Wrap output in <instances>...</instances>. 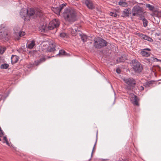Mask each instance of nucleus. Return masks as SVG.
I'll return each instance as SVG.
<instances>
[{
	"label": "nucleus",
	"instance_id": "6e6552de",
	"mask_svg": "<svg viewBox=\"0 0 161 161\" xmlns=\"http://www.w3.org/2000/svg\"><path fill=\"white\" fill-rule=\"evenodd\" d=\"M27 14L29 15V18L35 14L36 17H40L42 15V12L41 10H38L35 11L33 8H29L27 10Z\"/></svg>",
	"mask_w": 161,
	"mask_h": 161
},
{
	"label": "nucleus",
	"instance_id": "f03ea898",
	"mask_svg": "<svg viewBox=\"0 0 161 161\" xmlns=\"http://www.w3.org/2000/svg\"><path fill=\"white\" fill-rule=\"evenodd\" d=\"M60 23L58 20L54 19L50 21L47 26L42 25L39 27L40 30L42 32H46L49 30H53L58 27Z\"/></svg>",
	"mask_w": 161,
	"mask_h": 161
},
{
	"label": "nucleus",
	"instance_id": "0eeeda50",
	"mask_svg": "<svg viewBox=\"0 0 161 161\" xmlns=\"http://www.w3.org/2000/svg\"><path fill=\"white\" fill-rule=\"evenodd\" d=\"M132 15L134 16H140V17L141 16H143L142 9L139 6H134L132 9Z\"/></svg>",
	"mask_w": 161,
	"mask_h": 161
},
{
	"label": "nucleus",
	"instance_id": "9d476101",
	"mask_svg": "<svg viewBox=\"0 0 161 161\" xmlns=\"http://www.w3.org/2000/svg\"><path fill=\"white\" fill-rule=\"evenodd\" d=\"M20 15L21 17L25 20H29V15L27 14V10L25 8L22 9L20 12Z\"/></svg>",
	"mask_w": 161,
	"mask_h": 161
},
{
	"label": "nucleus",
	"instance_id": "473e14b6",
	"mask_svg": "<svg viewBox=\"0 0 161 161\" xmlns=\"http://www.w3.org/2000/svg\"><path fill=\"white\" fill-rule=\"evenodd\" d=\"M65 4H62L60 5L58 7V8L60 9V10L61 11V10L64 8V7L65 6Z\"/></svg>",
	"mask_w": 161,
	"mask_h": 161
},
{
	"label": "nucleus",
	"instance_id": "cd10ccee",
	"mask_svg": "<svg viewBox=\"0 0 161 161\" xmlns=\"http://www.w3.org/2000/svg\"><path fill=\"white\" fill-rule=\"evenodd\" d=\"M109 14L110 16L114 17H116L117 16V14L116 12H111L109 13Z\"/></svg>",
	"mask_w": 161,
	"mask_h": 161
},
{
	"label": "nucleus",
	"instance_id": "423d86ee",
	"mask_svg": "<svg viewBox=\"0 0 161 161\" xmlns=\"http://www.w3.org/2000/svg\"><path fill=\"white\" fill-rule=\"evenodd\" d=\"M11 36V34L8 30L5 29L0 32V39L4 41H8Z\"/></svg>",
	"mask_w": 161,
	"mask_h": 161
},
{
	"label": "nucleus",
	"instance_id": "4be33fe9",
	"mask_svg": "<svg viewBox=\"0 0 161 161\" xmlns=\"http://www.w3.org/2000/svg\"><path fill=\"white\" fill-rule=\"evenodd\" d=\"M11 60L12 63H16L18 60V56L16 55H12L11 58Z\"/></svg>",
	"mask_w": 161,
	"mask_h": 161
},
{
	"label": "nucleus",
	"instance_id": "ddd939ff",
	"mask_svg": "<svg viewBox=\"0 0 161 161\" xmlns=\"http://www.w3.org/2000/svg\"><path fill=\"white\" fill-rule=\"evenodd\" d=\"M83 2L89 8L92 9L94 8L92 2L91 0H83Z\"/></svg>",
	"mask_w": 161,
	"mask_h": 161
},
{
	"label": "nucleus",
	"instance_id": "72a5a7b5",
	"mask_svg": "<svg viewBox=\"0 0 161 161\" xmlns=\"http://www.w3.org/2000/svg\"><path fill=\"white\" fill-rule=\"evenodd\" d=\"M60 36L62 37H64L66 36V34L64 32L60 34Z\"/></svg>",
	"mask_w": 161,
	"mask_h": 161
},
{
	"label": "nucleus",
	"instance_id": "b1692460",
	"mask_svg": "<svg viewBox=\"0 0 161 161\" xmlns=\"http://www.w3.org/2000/svg\"><path fill=\"white\" fill-rule=\"evenodd\" d=\"M79 36L81 37V40L83 42H85L87 41V37L86 35L82 34H80V33H79Z\"/></svg>",
	"mask_w": 161,
	"mask_h": 161
},
{
	"label": "nucleus",
	"instance_id": "6ab92c4d",
	"mask_svg": "<svg viewBox=\"0 0 161 161\" xmlns=\"http://www.w3.org/2000/svg\"><path fill=\"white\" fill-rule=\"evenodd\" d=\"M119 4L123 7H126L128 6V3L125 0H120L119 3Z\"/></svg>",
	"mask_w": 161,
	"mask_h": 161
},
{
	"label": "nucleus",
	"instance_id": "dca6fc26",
	"mask_svg": "<svg viewBox=\"0 0 161 161\" xmlns=\"http://www.w3.org/2000/svg\"><path fill=\"white\" fill-rule=\"evenodd\" d=\"M146 50L148 51H150V49L148 48H144L142 51L141 52V54L142 56L146 57H147L150 55V53L149 52H146Z\"/></svg>",
	"mask_w": 161,
	"mask_h": 161
},
{
	"label": "nucleus",
	"instance_id": "bb28decb",
	"mask_svg": "<svg viewBox=\"0 0 161 161\" xmlns=\"http://www.w3.org/2000/svg\"><path fill=\"white\" fill-rule=\"evenodd\" d=\"M9 67V65L7 64H2L0 66V68L1 69H7Z\"/></svg>",
	"mask_w": 161,
	"mask_h": 161
},
{
	"label": "nucleus",
	"instance_id": "f704fd0d",
	"mask_svg": "<svg viewBox=\"0 0 161 161\" xmlns=\"http://www.w3.org/2000/svg\"><path fill=\"white\" fill-rule=\"evenodd\" d=\"M138 89L139 90L141 91H143L144 89V88L143 86H141L139 87Z\"/></svg>",
	"mask_w": 161,
	"mask_h": 161
},
{
	"label": "nucleus",
	"instance_id": "2eb2a0df",
	"mask_svg": "<svg viewBox=\"0 0 161 161\" xmlns=\"http://www.w3.org/2000/svg\"><path fill=\"white\" fill-rule=\"evenodd\" d=\"M130 8L124 9L122 12V16L123 17H128L130 13Z\"/></svg>",
	"mask_w": 161,
	"mask_h": 161
},
{
	"label": "nucleus",
	"instance_id": "5701e85b",
	"mask_svg": "<svg viewBox=\"0 0 161 161\" xmlns=\"http://www.w3.org/2000/svg\"><path fill=\"white\" fill-rule=\"evenodd\" d=\"M52 10L57 15H59L61 10L60 9L58 8V7H53V8Z\"/></svg>",
	"mask_w": 161,
	"mask_h": 161
},
{
	"label": "nucleus",
	"instance_id": "7ed1b4c3",
	"mask_svg": "<svg viewBox=\"0 0 161 161\" xmlns=\"http://www.w3.org/2000/svg\"><path fill=\"white\" fill-rule=\"evenodd\" d=\"M94 41V46L97 48H101L107 46L108 44L107 42L100 37L95 38Z\"/></svg>",
	"mask_w": 161,
	"mask_h": 161
},
{
	"label": "nucleus",
	"instance_id": "4468645a",
	"mask_svg": "<svg viewBox=\"0 0 161 161\" xmlns=\"http://www.w3.org/2000/svg\"><path fill=\"white\" fill-rule=\"evenodd\" d=\"M72 35L73 36H75L78 33V32H80V31L78 30L77 26H74L71 29H70Z\"/></svg>",
	"mask_w": 161,
	"mask_h": 161
},
{
	"label": "nucleus",
	"instance_id": "9b49d317",
	"mask_svg": "<svg viewBox=\"0 0 161 161\" xmlns=\"http://www.w3.org/2000/svg\"><path fill=\"white\" fill-rule=\"evenodd\" d=\"M130 96L131 102L134 105L139 106L138 97L133 94H130Z\"/></svg>",
	"mask_w": 161,
	"mask_h": 161
},
{
	"label": "nucleus",
	"instance_id": "f3484780",
	"mask_svg": "<svg viewBox=\"0 0 161 161\" xmlns=\"http://www.w3.org/2000/svg\"><path fill=\"white\" fill-rule=\"evenodd\" d=\"M35 45V42L32 40L30 42H28L27 43V47L30 49H32Z\"/></svg>",
	"mask_w": 161,
	"mask_h": 161
},
{
	"label": "nucleus",
	"instance_id": "412c9836",
	"mask_svg": "<svg viewBox=\"0 0 161 161\" xmlns=\"http://www.w3.org/2000/svg\"><path fill=\"white\" fill-rule=\"evenodd\" d=\"M46 60V58H41L39 60L34 62V64L36 65H38L44 62Z\"/></svg>",
	"mask_w": 161,
	"mask_h": 161
},
{
	"label": "nucleus",
	"instance_id": "c9c22d12",
	"mask_svg": "<svg viewBox=\"0 0 161 161\" xmlns=\"http://www.w3.org/2000/svg\"><path fill=\"white\" fill-rule=\"evenodd\" d=\"M116 71L118 74H119L120 73L121 71L119 69H117L116 70Z\"/></svg>",
	"mask_w": 161,
	"mask_h": 161
},
{
	"label": "nucleus",
	"instance_id": "a211bd4d",
	"mask_svg": "<svg viewBox=\"0 0 161 161\" xmlns=\"http://www.w3.org/2000/svg\"><path fill=\"white\" fill-rule=\"evenodd\" d=\"M140 19L142 20L143 26L146 27L147 25V20L145 18L144 16H141L140 17Z\"/></svg>",
	"mask_w": 161,
	"mask_h": 161
},
{
	"label": "nucleus",
	"instance_id": "c85d7f7f",
	"mask_svg": "<svg viewBox=\"0 0 161 161\" xmlns=\"http://www.w3.org/2000/svg\"><path fill=\"white\" fill-rule=\"evenodd\" d=\"M3 140L4 141V142H6V144L9 146V144L7 139V137L6 136H4L3 138Z\"/></svg>",
	"mask_w": 161,
	"mask_h": 161
},
{
	"label": "nucleus",
	"instance_id": "7c9ffc66",
	"mask_svg": "<svg viewBox=\"0 0 161 161\" xmlns=\"http://www.w3.org/2000/svg\"><path fill=\"white\" fill-rule=\"evenodd\" d=\"M6 49L5 47H0V54H2L4 52Z\"/></svg>",
	"mask_w": 161,
	"mask_h": 161
},
{
	"label": "nucleus",
	"instance_id": "20e7f679",
	"mask_svg": "<svg viewBox=\"0 0 161 161\" xmlns=\"http://www.w3.org/2000/svg\"><path fill=\"white\" fill-rule=\"evenodd\" d=\"M132 67L135 72L140 73L143 70V67L141 64L136 59L132 60L131 63Z\"/></svg>",
	"mask_w": 161,
	"mask_h": 161
},
{
	"label": "nucleus",
	"instance_id": "1a4fd4ad",
	"mask_svg": "<svg viewBox=\"0 0 161 161\" xmlns=\"http://www.w3.org/2000/svg\"><path fill=\"white\" fill-rule=\"evenodd\" d=\"M125 83L130 86H133L136 83V80L132 78H124L123 79Z\"/></svg>",
	"mask_w": 161,
	"mask_h": 161
},
{
	"label": "nucleus",
	"instance_id": "e433bc0d",
	"mask_svg": "<svg viewBox=\"0 0 161 161\" xmlns=\"http://www.w3.org/2000/svg\"><path fill=\"white\" fill-rule=\"evenodd\" d=\"M96 142H95V145L94 146V147H93V150H92V154H91V155L92 156V153H93V149L95 146V145H96Z\"/></svg>",
	"mask_w": 161,
	"mask_h": 161
},
{
	"label": "nucleus",
	"instance_id": "f8f14e48",
	"mask_svg": "<svg viewBox=\"0 0 161 161\" xmlns=\"http://www.w3.org/2000/svg\"><path fill=\"white\" fill-rule=\"evenodd\" d=\"M135 34L144 40H147L150 42H152L153 41V40L151 38L146 35L138 32L136 33Z\"/></svg>",
	"mask_w": 161,
	"mask_h": 161
},
{
	"label": "nucleus",
	"instance_id": "39448f33",
	"mask_svg": "<svg viewBox=\"0 0 161 161\" xmlns=\"http://www.w3.org/2000/svg\"><path fill=\"white\" fill-rule=\"evenodd\" d=\"M42 45L44 47V49H46L48 52H53L55 50V44L54 42H49L48 41L43 42Z\"/></svg>",
	"mask_w": 161,
	"mask_h": 161
},
{
	"label": "nucleus",
	"instance_id": "f257e3e1",
	"mask_svg": "<svg viewBox=\"0 0 161 161\" xmlns=\"http://www.w3.org/2000/svg\"><path fill=\"white\" fill-rule=\"evenodd\" d=\"M64 19L69 22H74L76 19V14L75 10L72 8H66L63 13Z\"/></svg>",
	"mask_w": 161,
	"mask_h": 161
},
{
	"label": "nucleus",
	"instance_id": "c756f323",
	"mask_svg": "<svg viewBox=\"0 0 161 161\" xmlns=\"http://www.w3.org/2000/svg\"><path fill=\"white\" fill-rule=\"evenodd\" d=\"M151 83L149 82H146L144 84V86L146 87H148L150 86Z\"/></svg>",
	"mask_w": 161,
	"mask_h": 161
},
{
	"label": "nucleus",
	"instance_id": "a878e982",
	"mask_svg": "<svg viewBox=\"0 0 161 161\" xmlns=\"http://www.w3.org/2000/svg\"><path fill=\"white\" fill-rule=\"evenodd\" d=\"M66 53L63 50H61L59 51L58 54L57 55V56L58 55H59L60 56H63V55H66Z\"/></svg>",
	"mask_w": 161,
	"mask_h": 161
},
{
	"label": "nucleus",
	"instance_id": "aec40b11",
	"mask_svg": "<svg viewBox=\"0 0 161 161\" xmlns=\"http://www.w3.org/2000/svg\"><path fill=\"white\" fill-rule=\"evenodd\" d=\"M126 59V58L125 56V55H123L117 59V62L118 63L120 62H123Z\"/></svg>",
	"mask_w": 161,
	"mask_h": 161
},
{
	"label": "nucleus",
	"instance_id": "393cba45",
	"mask_svg": "<svg viewBox=\"0 0 161 161\" xmlns=\"http://www.w3.org/2000/svg\"><path fill=\"white\" fill-rule=\"evenodd\" d=\"M146 8H148L151 11H153L154 9V7L153 6L150 5L149 4H147L146 5Z\"/></svg>",
	"mask_w": 161,
	"mask_h": 161
},
{
	"label": "nucleus",
	"instance_id": "2f4dec72",
	"mask_svg": "<svg viewBox=\"0 0 161 161\" xmlns=\"http://www.w3.org/2000/svg\"><path fill=\"white\" fill-rule=\"evenodd\" d=\"M18 34L19 36H21L25 35V32L22 31H20Z\"/></svg>",
	"mask_w": 161,
	"mask_h": 161
},
{
	"label": "nucleus",
	"instance_id": "4c0bfd02",
	"mask_svg": "<svg viewBox=\"0 0 161 161\" xmlns=\"http://www.w3.org/2000/svg\"><path fill=\"white\" fill-rule=\"evenodd\" d=\"M3 96L0 95V99H1L2 98Z\"/></svg>",
	"mask_w": 161,
	"mask_h": 161
}]
</instances>
